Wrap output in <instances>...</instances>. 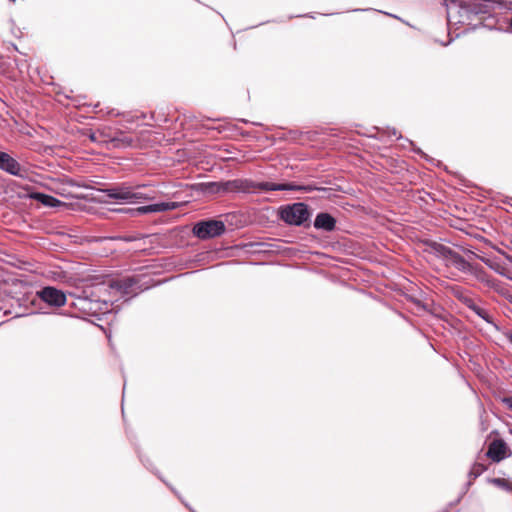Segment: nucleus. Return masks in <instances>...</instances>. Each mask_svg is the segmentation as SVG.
Wrapping results in <instances>:
<instances>
[{
  "label": "nucleus",
  "instance_id": "nucleus-1",
  "mask_svg": "<svg viewBox=\"0 0 512 512\" xmlns=\"http://www.w3.org/2000/svg\"><path fill=\"white\" fill-rule=\"evenodd\" d=\"M430 247L434 254L445 262L447 267H454L464 273L475 274L477 272L478 268L476 266L467 262L459 253L450 247L437 242H433Z\"/></svg>",
  "mask_w": 512,
  "mask_h": 512
},
{
  "label": "nucleus",
  "instance_id": "nucleus-2",
  "mask_svg": "<svg viewBox=\"0 0 512 512\" xmlns=\"http://www.w3.org/2000/svg\"><path fill=\"white\" fill-rule=\"evenodd\" d=\"M142 187H144V185L132 187L123 183L106 188L104 193L108 198L117 200L122 203H136L142 200L150 199L149 196L139 191V189Z\"/></svg>",
  "mask_w": 512,
  "mask_h": 512
},
{
  "label": "nucleus",
  "instance_id": "nucleus-3",
  "mask_svg": "<svg viewBox=\"0 0 512 512\" xmlns=\"http://www.w3.org/2000/svg\"><path fill=\"white\" fill-rule=\"evenodd\" d=\"M279 214L285 223L295 226L303 225L311 216L308 206L302 202L281 207Z\"/></svg>",
  "mask_w": 512,
  "mask_h": 512
},
{
  "label": "nucleus",
  "instance_id": "nucleus-4",
  "mask_svg": "<svg viewBox=\"0 0 512 512\" xmlns=\"http://www.w3.org/2000/svg\"><path fill=\"white\" fill-rule=\"evenodd\" d=\"M192 232L201 240L215 238L225 232V223L215 219L199 221L194 224Z\"/></svg>",
  "mask_w": 512,
  "mask_h": 512
},
{
  "label": "nucleus",
  "instance_id": "nucleus-5",
  "mask_svg": "<svg viewBox=\"0 0 512 512\" xmlns=\"http://www.w3.org/2000/svg\"><path fill=\"white\" fill-rule=\"evenodd\" d=\"M76 306L84 314L98 317L112 310V300L92 299L85 296L78 298Z\"/></svg>",
  "mask_w": 512,
  "mask_h": 512
},
{
  "label": "nucleus",
  "instance_id": "nucleus-6",
  "mask_svg": "<svg viewBox=\"0 0 512 512\" xmlns=\"http://www.w3.org/2000/svg\"><path fill=\"white\" fill-rule=\"evenodd\" d=\"M209 188L212 192H254V184L247 179H235L226 182L210 183Z\"/></svg>",
  "mask_w": 512,
  "mask_h": 512
},
{
  "label": "nucleus",
  "instance_id": "nucleus-7",
  "mask_svg": "<svg viewBox=\"0 0 512 512\" xmlns=\"http://www.w3.org/2000/svg\"><path fill=\"white\" fill-rule=\"evenodd\" d=\"M109 288L112 292L120 295H135L139 289L138 282L133 277H125L116 279L110 282L106 287L105 285L97 287V291L100 293L102 290Z\"/></svg>",
  "mask_w": 512,
  "mask_h": 512
},
{
  "label": "nucleus",
  "instance_id": "nucleus-8",
  "mask_svg": "<svg viewBox=\"0 0 512 512\" xmlns=\"http://www.w3.org/2000/svg\"><path fill=\"white\" fill-rule=\"evenodd\" d=\"M36 296L47 305L55 308L64 306L67 301L65 293L52 286H46L37 291Z\"/></svg>",
  "mask_w": 512,
  "mask_h": 512
},
{
  "label": "nucleus",
  "instance_id": "nucleus-9",
  "mask_svg": "<svg viewBox=\"0 0 512 512\" xmlns=\"http://www.w3.org/2000/svg\"><path fill=\"white\" fill-rule=\"evenodd\" d=\"M511 454V449L501 438H495L490 441L486 451V457L495 463L503 461L504 459L510 457Z\"/></svg>",
  "mask_w": 512,
  "mask_h": 512
},
{
  "label": "nucleus",
  "instance_id": "nucleus-10",
  "mask_svg": "<svg viewBox=\"0 0 512 512\" xmlns=\"http://www.w3.org/2000/svg\"><path fill=\"white\" fill-rule=\"evenodd\" d=\"M178 206L179 205L176 202H161V203H155V204L138 207L134 210V212L139 215L148 214V213H158V212L174 210V209L178 208Z\"/></svg>",
  "mask_w": 512,
  "mask_h": 512
},
{
  "label": "nucleus",
  "instance_id": "nucleus-11",
  "mask_svg": "<svg viewBox=\"0 0 512 512\" xmlns=\"http://www.w3.org/2000/svg\"><path fill=\"white\" fill-rule=\"evenodd\" d=\"M258 191H276V190H304L310 191V186H296L290 183L276 184L272 182H258Z\"/></svg>",
  "mask_w": 512,
  "mask_h": 512
},
{
  "label": "nucleus",
  "instance_id": "nucleus-12",
  "mask_svg": "<svg viewBox=\"0 0 512 512\" xmlns=\"http://www.w3.org/2000/svg\"><path fill=\"white\" fill-rule=\"evenodd\" d=\"M0 169L15 176L21 174L20 164L6 152H0Z\"/></svg>",
  "mask_w": 512,
  "mask_h": 512
},
{
  "label": "nucleus",
  "instance_id": "nucleus-13",
  "mask_svg": "<svg viewBox=\"0 0 512 512\" xmlns=\"http://www.w3.org/2000/svg\"><path fill=\"white\" fill-rule=\"evenodd\" d=\"M336 226V220L328 213H319L314 221V227L316 229H322L325 231H333Z\"/></svg>",
  "mask_w": 512,
  "mask_h": 512
},
{
  "label": "nucleus",
  "instance_id": "nucleus-14",
  "mask_svg": "<svg viewBox=\"0 0 512 512\" xmlns=\"http://www.w3.org/2000/svg\"><path fill=\"white\" fill-rule=\"evenodd\" d=\"M459 299L482 319L490 322L488 312L484 308L478 306L471 297L461 295L459 296Z\"/></svg>",
  "mask_w": 512,
  "mask_h": 512
},
{
  "label": "nucleus",
  "instance_id": "nucleus-15",
  "mask_svg": "<svg viewBox=\"0 0 512 512\" xmlns=\"http://www.w3.org/2000/svg\"><path fill=\"white\" fill-rule=\"evenodd\" d=\"M31 197L48 207H56L62 204L57 198L44 193H33Z\"/></svg>",
  "mask_w": 512,
  "mask_h": 512
},
{
  "label": "nucleus",
  "instance_id": "nucleus-16",
  "mask_svg": "<svg viewBox=\"0 0 512 512\" xmlns=\"http://www.w3.org/2000/svg\"><path fill=\"white\" fill-rule=\"evenodd\" d=\"M490 483L494 486L512 493V482L506 478H492Z\"/></svg>",
  "mask_w": 512,
  "mask_h": 512
},
{
  "label": "nucleus",
  "instance_id": "nucleus-17",
  "mask_svg": "<svg viewBox=\"0 0 512 512\" xmlns=\"http://www.w3.org/2000/svg\"><path fill=\"white\" fill-rule=\"evenodd\" d=\"M228 217H230L231 224H235L237 227L245 226L248 223V219L241 213H233Z\"/></svg>",
  "mask_w": 512,
  "mask_h": 512
},
{
  "label": "nucleus",
  "instance_id": "nucleus-18",
  "mask_svg": "<svg viewBox=\"0 0 512 512\" xmlns=\"http://www.w3.org/2000/svg\"><path fill=\"white\" fill-rule=\"evenodd\" d=\"M486 470H487V467L484 464L475 463L471 468L470 474L476 478V477L480 476Z\"/></svg>",
  "mask_w": 512,
  "mask_h": 512
},
{
  "label": "nucleus",
  "instance_id": "nucleus-19",
  "mask_svg": "<svg viewBox=\"0 0 512 512\" xmlns=\"http://www.w3.org/2000/svg\"><path fill=\"white\" fill-rule=\"evenodd\" d=\"M111 141L114 142L115 146H117V147H120V146H122V147L130 146L131 142H132L130 139H128L125 136H123L121 138H112Z\"/></svg>",
  "mask_w": 512,
  "mask_h": 512
},
{
  "label": "nucleus",
  "instance_id": "nucleus-20",
  "mask_svg": "<svg viewBox=\"0 0 512 512\" xmlns=\"http://www.w3.org/2000/svg\"><path fill=\"white\" fill-rule=\"evenodd\" d=\"M502 401L512 411V397H505Z\"/></svg>",
  "mask_w": 512,
  "mask_h": 512
},
{
  "label": "nucleus",
  "instance_id": "nucleus-21",
  "mask_svg": "<svg viewBox=\"0 0 512 512\" xmlns=\"http://www.w3.org/2000/svg\"><path fill=\"white\" fill-rule=\"evenodd\" d=\"M90 139H91L92 141H97V140H98L97 133H92V134L90 135Z\"/></svg>",
  "mask_w": 512,
  "mask_h": 512
},
{
  "label": "nucleus",
  "instance_id": "nucleus-22",
  "mask_svg": "<svg viewBox=\"0 0 512 512\" xmlns=\"http://www.w3.org/2000/svg\"><path fill=\"white\" fill-rule=\"evenodd\" d=\"M510 342L512 343V332L508 335Z\"/></svg>",
  "mask_w": 512,
  "mask_h": 512
},
{
  "label": "nucleus",
  "instance_id": "nucleus-23",
  "mask_svg": "<svg viewBox=\"0 0 512 512\" xmlns=\"http://www.w3.org/2000/svg\"><path fill=\"white\" fill-rule=\"evenodd\" d=\"M510 26H511V28H512V18L510 19Z\"/></svg>",
  "mask_w": 512,
  "mask_h": 512
},
{
  "label": "nucleus",
  "instance_id": "nucleus-24",
  "mask_svg": "<svg viewBox=\"0 0 512 512\" xmlns=\"http://www.w3.org/2000/svg\"><path fill=\"white\" fill-rule=\"evenodd\" d=\"M9 1L12 2V3H15L16 0H9Z\"/></svg>",
  "mask_w": 512,
  "mask_h": 512
}]
</instances>
